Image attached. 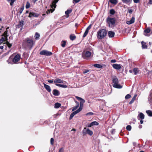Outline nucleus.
<instances>
[{
  "label": "nucleus",
  "instance_id": "obj_61",
  "mask_svg": "<svg viewBox=\"0 0 152 152\" xmlns=\"http://www.w3.org/2000/svg\"><path fill=\"white\" fill-rule=\"evenodd\" d=\"M149 3L150 4H152V0H149Z\"/></svg>",
  "mask_w": 152,
  "mask_h": 152
},
{
  "label": "nucleus",
  "instance_id": "obj_14",
  "mask_svg": "<svg viewBox=\"0 0 152 152\" xmlns=\"http://www.w3.org/2000/svg\"><path fill=\"white\" fill-rule=\"evenodd\" d=\"M99 124V123L96 121H94L91 122L89 124L88 126V127H90L94 125L97 126Z\"/></svg>",
  "mask_w": 152,
  "mask_h": 152
},
{
  "label": "nucleus",
  "instance_id": "obj_5",
  "mask_svg": "<svg viewBox=\"0 0 152 152\" xmlns=\"http://www.w3.org/2000/svg\"><path fill=\"white\" fill-rule=\"evenodd\" d=\"M91 53L90 51L85 50L83 52L82 56L83 58L88 59L91 57Z\"/></svg>",
  "mask_w": 152,
  "mask_h": 152
},
{
  "label": "nucleus",
  "instance_id": "obj_4",
  "mask_svg": "<svg viewBox=\"0 0 152 152\" xmlns=\"http://www.w3.org/2000/svg\"><path fill=\"white\" fill-rule=\"evenodd\" d=\"M112 81V85L113 87L118 88H122V86L118 84V80L116 77H114L113 78Z\"/></svg>",
  "mask_w": 152,
  "mask_h": 152
},
{
  "label": "nucleus",
  "instance_id": "obj_25",
  "mask_svg": "<svg viewBox=\"0 0 152 152\" xmlns=\"http://www.w3.org/2000/svg\"><path fill=\"white\" fill-rule=\"evenodd\" d=\"M146 112L149 116H152V111L148 110H146Z\"/></svg>",
  "mask_w": 152,
  "mask_h": 152
},
{
  "label": "nucleus",
  "instance_id": "obj_42",
  "mask_svg": "<svg viewBox=\"0 0 152 152\" xmlns=\"http://www.w3.org/2000/svg\"><path fill=\"white\" fill-rule=\"evenodd\" d=\"M75 115L74 114V113H73V112L70 115V117H69V119L71 120L72 119L73 116Z\"/></svg>",
  "mask_w": 152,
  "mask_h": 152
},
{
  "label": "nucleus",
  "instance_id": "obj_15",
  "mask_svg": "<svg viewBox=\"0 0 152 152\" xmlns=\"http://www.w3.org/2000/svg\"><path fill=\"white\" fill-rule=\"evenodd\" d=\"M108 35L110 38L113 37L114 36L115 33L113 31H110L108 32Z\"/></svg>",
  "mask_w": 152,
  "mask_h": 152
},
{
  "label": "nucleus",
  "instance_id": "obj_58",
  "mask_svg": "<svg viewBox=\"0 0 152 152\" xmlns=\"http://www.w3.org/2000/svg\"><path fill=\"white\" fill-rule=\"evenodd\" d=\"M59 152H64V150H63V148H61L59 151Z\"/></svg>",
  "mask_w": 152,
  "mask_h": 152
},
{
  "label": "nucleus",
  "instance_id": "obj_36",
  "mask_svg": "<svg viewBox=\"0 0 152 152\" xmlns=\"http://www.w3.org/2000/svg\"><path fill=\"white\" fill-rule=\"evenodd\" d=\"M72 10H67L65 11V13L66 15H68V16L69 14L72 12Z\"/></svg>",
  "mask_w": 152,
  "mask_h": 152
},
{
  "label": "nucleus",
  "instance_id": "obj_39",
  "mask_svg": "<svg viewBox=\"0 0 152 152\" xmlns=\"http://www.w3.org/2000/svg\"><path fill=\"white\" fill-rule=\"evenodd\" d=\"M3 41H7V38L6 37H4L3 36V37H2V38L1 39Z\"/></svg>",
  "mask_w": 152,
  "mask_h": 152
},
{
  "label": "nucleus",
  "instance_id": "obj_24",
  "mask_svg": "<svg viewBox=\"0 0 152 152\" xmlns=\"http://www.w3.org/2000/svg\"><path fill=\"white\" fill-rule=\"evenodd\" d=\"M141 44L142 45V49H146L147 48V45L146 44V43L143 41L141 42Z\"/></svg>",
  "mask_w": 152,
  "mask_h": 152
},
{
  "label": "nucleus",
  "instance_id": "obj_21",
  "mask_svg": "<svg viewBox=\"0 0 152 152\" xmlns=\"http://www.w3.org/2000/svg\"><path fill=\"white\" fill-rule=\"evenodd\" d=\"M138 118L141 119H143L144 118V115L142 113H140L138 116Z\"/></svg>",
  "mask_w": 152,
  "mask_h": 152
},
{
  "label": "nucleus",
  "instance_id": "obj_49",
  "mask_svg": "<svg viewBox=\"0 0 152 152\" xmlns=\"http://www.w3.org/2000/svg\"><path fill=\"white\" fill-rule=\"evenodd\" d=\"M80 111V110H79L78 109H77V110H76L75 111H74V112H73L74 113V114L75 115L79 113Z\"/></svg>",
  "mask_w": 152,
  "mask_h": 152
},
{
  "label": "nucleus",
  "instance_id": "obj_31",
  "mask_svg": "<svg viewBox=\"0 0 152 152\" xmlns=\"http://www.w3.org/2000/svg\"><path fill=\"white\" fill-rule=\"evenodd\" d=\"M16 0H7L8 2H10V4L11 6H12L14 2L16 1Z\"/></svg>",
  "mask_w": 152,
  "mask_h": 152
},
{
  "label": "nucleus",
  "instance_id": "obj_55",
  "mask_svg": "<svg viewBox=\"0 0 152 152\" xmlns=\"http://www.w3.org/2000/svg\"><path fill=\"white\" fill-rule=\"evenodd\" d=\"M134 2V3H138L140 1V0H133Z\"/></svg>",
  "mask_w": 152,
  "mask_h": 152
},
{
  "label": "nucleus",
  "instance_id": "obj_52",
  "mask_svg": "<svg viewBox=\"0 0 152 152\" xmlns=\"http://www.w3.org/2000/svg\"><path fill=\"white\" fill-rule=\"evenodd\" d=\"M91 25H90L86 28V31L88 32L89 31V30L91 29Z\"/></svg>",
  "mask_w": 152,
  "mask_h": 152
},
{
  "label": "nucleus",
  "instance_id": "obj_47",
  "mask_svg": "<svg viewBox=\"0 0 152 152\" xmlns=\"http://www.w3.org/2000/svg\"><path fill=\"white\" fill-rule=\"evenodd\" d=\"M54 141V139L53 138H51L50 139V144L51 145H53V142Z\"/></svg>",
  "mask_w": 152,
  "mask_h": 152
},
{
  "label": "nucleus",
  "instance_id": "obj_30",
  "mask_svg": "<svg viewBox=\"0 0 152 152\" xmlns=\"http://www.w3.org/2000/svg\"><path fill=\"white\" fill-rule=\"evenodd\" d=\"M70 38L72 40H75L76 38V36L74 34L71 35L70 36Z\"/></svg>",
  "mask_w": 152,
  "mask_h": 152
},
{
  "label": "nucleus",
  "instance_id": "obj_41",
  "mask_svg": "<svg viewBox=\"0 0 152 152\" xmlns=\"http://www.w3.org/2000/svg\"><path fill=\"white\" fill-rule=\"evenodd\" d=\"M150 31V29L149 28H148L144 30V32L146 33H148Z\"/></svg>",
  "mask_w": 152,
  "mask_h": 152
},
{
  "label": "nucleus",
  "instance_id": "obj_62",
  "mask_svg": "<svg viewBox=\"0 0 152 152\" xmlns=\"http://www.w3.org/2000/svg\"><path fill=\"white\" fill-rule=\"evenodd\" d=\"M46 13H47V14H48L50 13V11L49 10H48V11L46 12Z\"/></svg>",
  "mask_w": 152,
  "mask_h": 152
},
{
  "label": "nucleus",
  "instance_id": "obj_48",
  "mask_svg": "<svg viewBox=\"0 0 152 152\" xmlns=\"http://www.w3.org/2000/svg\"><path fill=\"white\" fill-rule=\"evenodd\" d=\"M83 107V104H80V107L78 109L79 110H80V111H81Z\"/></svg>",
  "mask_w": 152,
  "mask_h": 152
},
{
  "label": "nucleus",
  "instance_id": "obj_46",
  "mask_svg": "<svg viewBox=\"0 0 152 152\" xmlns=\"http://www.w3.org/2000/svg\"><path fill=\"white\" fill-rule=\"evenodd\" d=\"M131 97V95L129 94H128L126 96L125 98L126 99H127L130 98Z\"/></svg>",
  "mask_w": 152,
  "mask_h": 152
},
{
  "label": "nucleus",
  "instance_id": "obj_35",
  "mask_svg": "<svg viewBox=\"0 0 152 152\" xmlns=\"http://www.w3.org/2000/svg\"><path fill=\"white\" fill-rule=\"evenodd\" d=\"M109 1L111 3L115 4H116L117 3L116 0H110Z\"/></svg>",
  "mask_w": 152,
  "mask_h": 152
},
{
  "label": "nucleus",
  "instance_id": "obj_45",
  "mask_svg": "<svg viewBox=\"0 0 152 152\" xmlns=\"http://www.w3.org/2000/svg\"><path fill=\"white\" fill-rule=\"evenodd\" d=\"M88 32L85 31L83 35V38H84L88 34Z\"/></svg>",
  "mask_w": 152,
  "mask_h": 152
},
{
  "label": "nucleus",
  "instance_id": "obj_27",
  "mask_svg": "<svg viewBox=\"0 0 152 152\" xmlns=\"http://www.w3.org/2000/svg\"><path fill=\"white\" fill-rule=\"evenodd\" d=\"M40 37V35L37 32H36L35 34L34 37L35 39L37 40L39 39Z\"/></svg>",
  "mask_w": 152,
  "mask_h": 152
},
{
  "label": "nucleus",
  "instance_id": "obj_33",
  "mask_svg": "<svg viewBox=\"0 0 152 152\" xmlns=\"http://www.w3.org/2000/svg\"><path fill=\"white\" fill-rule=\"evenodd\" d=\"M124 3L128 4L130 3L132 0H122Z\"/></svg>",
  "mask_w": 152,
  "mask_h": 152
},
{
  "label": "nucleus",
  "instance_id": "obj_1",
  "mask_svg": "<svg viewBox=\"0 0 152 152\" xmlns=\"http://www.w3.org/2000/svg\"><path fill=\"white\" fill-rule=\"evenodd\" d=\"M34 44L35 42L32 39L28 37L23 40L22 45L24 48L31 49Z\"/></svg>",
  "mask_w": 152,
  "mask_h": 152
},
{
  "label": "nucleus",
  "instance_id": "obj_54",
  "mask_svg": "<svg viewBox=\"0 0 152 152\" xmlns=\"http://www.w3.org/2000/svg\"><path fill=\"white\" fill-rule=\"evenodd\" d=\"M89 71V70L88 69H85L83 72V73H86L87 72H88Z\"/></svg>",
  "mask_w": 152,
  "mask_h": 152
},
{
  "label": "nucleus",
  "instance_id": "obj_40",
  "mask_svg": "<svg viewBox=\"0 0 152 152\" xmlns=\"http://www.w3.org/2000/svg\"><path fill=\"white\" fill-rule=\"evenodd\" d=\"M132 127L130 125H127L126 127V129L128 131H130Z\"/></svg>",
  "mask_w": 152,
  "mask_h": 152
},
{
  "label": "nucleus",
  "instance_id": "obj_22",
  "mask_svg": "<svg viewBox=\"0 0 152 152\" xmlns=\"http://www.w3.org/2000/svg\"><path fill=\"white\" fill-rule=\"evenodd\" d=\"M56 85L58 86L63 88H66L67 87V86L66 85H63L58 84H56Z\"/></svg>",
  "mask_w": 152,
  "mask_h": 152
},
{
  "label": "nucleus",
  "instance_id": "obj_6",
  "mask_svg": "<svg viewBox=\"0 0 152 152\" xmlns=\"http://www.w3.org/2000/svg\"><path fill=\"white\" fill-rule=\"evenodd\" d=\"M82 133L83 135L88 134L90 136H91L93 134V132L90 130L89 129L86 127L84 128L82 131Z\"/></svg>",
  "mask_w": 152,
  "mask_h": 152
},
{
  "label": "nucleus",
  "instance_id": "obj_2",
  "mask_svg": "<svg viewBox=\"0 0 152 152\" xmlns=\"http://www.w3.org/2000/svg\"><path fill=\"white\" fill-rule=\"evenodd\" d=\"M116 22L114 18L108 17L106 19V22L109 27L112 28L114 27Z\"/></svg>",
  "mask_w": 152,
  "mask_h": 152
},
{
  "label": "nucleus",
  "instance_id": "obj_19",
  "mask_svg": "<svg viewBox=\"0 0 152 152\" xmlns=\"http://www.w3.org/2000/svg\"><path fill=\"white\" fill-rule=\"evenodd\" d=\"M24 21L23 20H21L19 21L18 24L17 25V27L18 28L22 27L23 26Z\"/></svg>",
  "mask_w": 152,
  "mask_h": 152
},
{
  "label": "nucleus",
  "instance_id": "obj_38",
  "mask_svg": "<svg viewBox=\"0 0 152 152\" xmlns=\"http://www.w3.org/2000/svg\"><path fill=\"white\" fill-rule=\"evenodd\" d=\"M115 12V11L113 9H111L110 11V13L111 15H114Z\"/></svg>",
  "mask_w": 152,
  "mask_h": 152
},
{
  "label": "nucleus",
  "instance_id": "obj_11",
  "mask_svg": "<svg viewBox=\"0 0 152 152\" xmlns=\"http://www.w3.org/2000/svg\"><path fill=\"white\" fill-rule=\"evenodd\" d=\"M54 82L55 84H56L59 83H64L63 81L61 80V79L59 78H57L54 81Z\"/></svg>",
  "mask_w": 152,
  "mask_h": 152
},
{
  "label": "nucleus",
  "instance_id": "obj_57",
  "mask_svg": "<svg viewBox=\"0 0 152 152\" xmlns=\"http://www.w3.org/2000/svg\"><path fill=\"white\" fill-rule=\"evenodd\" d=\"M47 81L49 83H53L54 81L53 80H47Z\"/></svg>",
  "mask_w": 152,
  "mask_h": 152
},
{
  "label": "nucleus",
  "instance_id": "obj_8",
  "mask_svg": "<svg viewBox=\"0 0 152 152\" xmlns=\"http://www.w3.org/2000/svg\"><path fill=\"white\" fill-rule=\"evenodd\" d=\"M20 55L18 54L14 57L12 60V61L14 63H16L20 60Z\"/></svg>",
  "mask_w": 152,
  "mask_h": 152
},
{
  "label": "nucleus",
  "instance_id": "obj_23",
  "mask_svg": "<svg viewBox=\"0 0 152 152\" xmlns=\"http://www.w3.org/2000/svg\"><path fill=\"white\" fill-rule=\"evenodd\" d=\"M56 3L57 2H56L54 0L53 1L52 4L51 5V7L53 9L56 7Z\"/></svg>",
  "mask_w": 152,
  "mask_h": 152
},
{
  "label": "nucleus",
  "instance_id": "obj_10",
  "mask_svg": "<svg viewBox=\"0 0 152 152\" xmlns=\"http://www.w3.org/2000/svg\"><path fill=\"white\" fill-rule=\"evenodd\" d=\"M39 15L36 13H35L33 12H30L28 16V17L31 18L32 17H37L39 16Z\"/></svg>",
  "mask_w": 152,
  "mask_h": 152
},
{
  "label": "nucleus",
  "instance_id": "obj_59",
  "mask_svg": "<svg viewBox=\"0 0 152 152\" xmlns=\"http://www.w3.org/2000/svg\"><path fill=\"white\" fill-rule=\"evenodd\" d=\"M129 13L131 14L132 12V10H129Z\"/></svg>",
  "mask_w": 152,
  "mask_h": 152
},
{
  "label": "nucleus",
  "instance_id": "obj_28",
  "mask_svg": "<svg viewBox=\"0 0 152 152\" xmlns=\"http://www.w3.org/2000/svg\"><path fill=\"white\" fill-rule=\"evenodd\" d=\"M66 42L65 40H63L61 42V45L62 47H64L66 45Z\"/></svg>",
  "mask_w": 152,
  "mask_h": 152
},
{
  "label": "nucleus",
  "instance_id": "obj_29",
  "mask_svg": "<svg viewBox=\"0 0 152 152\" xmlns=\"http://www.w3.org/2000/svg\"><path fill=\"white\" fill-rule=\"evenodd\" d=\"M61 106V104L58 103H56L55 104L54 107L56 108H59Z\"/></svg>",
  "mask_w": 152,
  "mask_h": 152
},
{
  "label": "nucleus",
  "instance_id": "obj_50",
  "mask_svg": "<svg viewBox=\"0 0 152 152\" xmlns=\"http://www.w3.org/2000/svg\"><path fill=\"white\" fill-rule=\"evenodd\" d=\"M94 113L92 112H89L86 113V115H93Z\"/></svg>",
  "mask_w": 152,
  "mask_h": 152
},
{
  "label": "nucleus",
  "instance_id": "obj_9",
  "mask_svg": "<svg viewBox=\"0 0 152 152\" xmlns=\"http://www.w3.org/2000/svg\"><path fill=\"white\" fill-rule=\"evenodd\" d=\"M113 67L116 69H119L121 68V65L120 64H114L112 65Z\"/></svg>",
  "mask_w": 152,
  "mask_h": 152
},
{
  "label": "nucleus",
  "instance_id": "obj_64",
  "mask_svg": "<svg viewBox=\"0 0 152 152\" xmlns=\"http://www.w3.org/2000/svg\"><path fill=\"white\" fill-rule=\"evenodd\" d=\"M142 125H140L139 126V128H140V129H141L142 128Z\"/></svg>",
  "mask_w": 152,
  "mask_h": 152
},
{
  "label": "nucleus",
  "instance_id": "obj_18",
  "mask_svg": "<svg viewBox=\"0 0 152 152\" xmlns=\"http://www.w3.org/2000/svg\"><path fill=\"white\" fill-rule=\"evenodd\" d=\"M133 72L135 75L138 74L139 73L140 70L138 68H134L133 70Z\"/></svg>",
  "mask_w": 152,
  "mask_h": 152
},
{
  "label": "nucleus",
  "instance_id": "obj_26",
  "mask_svg": "<svg viewBox=\"0 0 152 152\" xmlns=\"http://www.w3.org/2000/svg\"><path fill=\"white\" fill-rule=\"evenodd\" d=\"M94 67L98 68H101L102 67V66L101 65L99 64H94Z\"/></svg>",
  "mask_w": 152,
  "mask_h": 152
},
{
  "label": "nucleus",
  "instance_id": "obj_17",
  "mask_svg": "<svg viewBox=\"0 0 152 152\" xmlns=\"http://www.w3.org/2000/svg\"><path fill=\"white\" fill-rule=\"evenodd\" d=\"M75 97L78 101H80V104H83L85 102V100L82 98L78 96H76Z\"/></svg>",
  "mask_w": 152,
  "mask_h": 152
},
{
  "label": "nucleus",
  "instance_id": "obj_53",
  "mask_svg": "<svg viewBox=\"0 0 152 152\" xmlns=\"http://www.w3.org/2000/svg\"><path fill=\"white\" fill-rule=\"evenodd\" d=\"M80 0H73V3H76L78 2Z\"/></svg>",
  "mask_w": 152,
  "mask_h": 152
},
{
  "label": "nucleus",
  "instance_id": "obj_34",
  "mask_svg": "<svg viewBox=\"0 0 152 152\" xmlns=\"http://www.w3.org/2000/svg\"><path fill=\"white\" fill-rule=\"evenodd\" d=\"M2 36L7 38V37L8 36V35L7 31H5L3 34Z\"/></svg>",
  "mask_w": 152,
  "mask_h": 152
},
{
  "label": "nucleus",
  "instance_id": "obj_43",
  "mask_svg": "<svg viewBox=\"0 0 152 152\" xmlns=\"http://www.w3.org/2000/svg\"><path fill=\"white\" fill-rule=\"evenodd\" d=\"M75 115L74 114V113H73V112L70 115V117H69V119L71 120L72 119L73 116Z\"/></svg>",
  "mask_w": 152,
  "mask_h": 152
},
{
  "label": "nucleus",
  "instance_id": "obj_12",
  "mask_svg": "<svg viewBox=\"0 0 152 152\" xmlns=\"http://www.w3.org/2000/svg\"><path fill=\"white\" fill-rule=\"evenodd\" d=\"M43 85L45 88L48 92H50L51 91V89L50 86L48 85L45 84V83H43Z\"/></svg>",
  "mask_w": 152,
  "mask_h": 152
},
{
  "label": "nucleus",
  "instance_id": "obj_13",
  "mask_svg": "<svg viewBox=\"0 0 152 152\" xmlns=\"http://www.w3.org/2000/svg\"><path fill=\"white\" fill-rule=\"evenodd\" d=\"M53 93L54 96H59L60 94L58 90L56 89H54L53 90Z\"/></svg>",
  "mask_w": 152,
  "mask_h": 152
},
{
  "label": "nucleus",
  "instance_id": "obj_32",
  "mask_svg": "<svg viewBox=\"0 0 152 152\" xmlns=\"http://www.w3.org/2000/svg\"><path fill=\"white\" fill-rule=\"evenodd\" d=\"M136 96H137L136 95H135L134 96V97L132 98V99L131 100V101L129 102V103L130 104H131L134 101L135 99V98H136Z\"/></svg>",
  "mask_w": 152,
  "mask_h": 152
},
{
  "label": "nucleus",
  "instance_id": "obj_44",
  "mask_svg": "<svg viewBox=\"0 0 152 152\" xmlns=\"http://www.w3.org/2000/svg\"><path fill=\"white\" fill-rule=\"evenodd\" d=\"M79 106L78 105H76V106L74 107L73 109H72V111H74L75 110H76L77 108L79 107Z\"/></svg>",
  "mask_w": 152,
  "mask_h": 152
},
{
  "label": "nucleus",
  "instance_id": "obj_63",
  "mask_svg": "<svg viewBox=\"0 0 152 152\" xmlns=\"http://www.w3.org/2000/svg\"><path fill=\"white\" fill-rule=\"evenodd\" d=\"M4 48V46H0V49H2Z\"/></svg>",
  "mask_w": 152,
  "mask_h": 152
},
{
  "label": "nucleus",
  "instance_id": "obj_7",
  "mask_svg": "<svg viewBox=\"0 0 152 152\" xmlns=\"http://www.w3.org/2000/svg\"><path fill=\"white\" fill-rule=\"evenodd\" d=\"M39 53L40 55H45L47 56H51L52 54V53L51 52L45 50H42L40 51Z\"/></svg>",
  "mask_w": 152,
  "mask_h": 152
},
{
  "label": "nucleus",
  "instance_id": "obj_3",
  "mask_svg": "<svg viewBox=\"0 0 152 152\" xmlns=\"http://www.w3.org/2000/svg\"><path fill=\"white\" fill-rule=\"evenodd\" d=\"M107 34V31L105 29H102L97 32V37L99 39H102Z\"/></svg>",
  "mask_w": 152,
  "mask_h": 152
},
{
  "label": "nucleus",
  "instance_id": "obj_60",
  "mask_svg": "<svg viewBox=\"0 0 152 152\" xmlns=\"http://www.w3.org/2000/svg\"><path fill=\"white\" fill-rule=\"evenodd\" d=\"M75 102L76 103V104L77 105L79 106V102H77V101H75Z\"/></svg>",
  "mask_w": 152,
  "mask_h": 152
},
{
  "label": "nucleus",
  "instance_id": "obj_51",
  "mask_svg": "<svg viewBox=\"0 0 152 152\" xmlns=\"http://www.w3.org/2000/svg\"><path fill=\"white\" fill-rule=\"evenodd\" d=\"M91 25H90L86 28V31L88 32L89 31V30L91 29Z\"/></svg>",
  "mask_w": 152,
  "mask_h": 152
},
{
  "label": "nucleus",
  "instance_id": "obj_37",
  "mask_svg": "<svg viewBox=\"0 0 152 152\" xmlns=\"http://www.w3.org/2000/svg\"><path fill=\"white\" fill-rule=\"evenodd\" d=\"M30 6V4L28 1H27L26 2V9H28L29 8Z\"/></svg>",
  "mask_w": 152,
  "mask_h": 152
},
{
  "label": "nucleus",
  "instance_id": "obj_56",
  "mask_svg": "<svg viewBox=\"0 0 152 152\" xmlns=\"http://www.w3.org/2000/svg\"><path fill=\"white\" fill-rule=\"evenodd\" d=\"M116 62V61L115 59L112 60L111 61V63H115Z\"/></svg>",
  "mask_w": 152,
  "mask_h": 152
},
{
  "label": "nucleus",
  "instance_id": "obj_16",
  "mask_svg": "<svg viewBox=\"0 0 152 152\" xmlns=\"http://www.w3.org/2000/svg\"><path fill=\"white\" fill-rule=\"evenodd\" d=\"M135 18L134 17H132L131 19L129 21L126 22V23L129 25L133 23L134 22Z\"/></svg>",
  "mask_w": 152,
  "mask_h": 152
},
{
  "label": "nucleus",
  "instance_id": "obj_20",
  "mask_svg": "<svg viewBox=\"0 0 152 152\" xmlns=\"http://www.w3.org/2000/svg\"><path fill=\"white\" fill-rule=\"evenodd\" d=\"M3 44L4 46H5L6 47L7 46L9 48H10L12 46V44L10 43L8 41H7L5 43H4Z\"/></svg>",
  "mask_w": 152,
  "mask_h": 152
}]
</instances>
